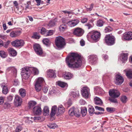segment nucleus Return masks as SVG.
Segmentation results:
<instances>
[{
    "label": "nucleus",
    "instance_id": "c03bdc74",
    "mask_svg": "<svg viewBox=\"0 0 132 132\" xmlns=\"http://www.w3.org/2000/svg\"><path fill=\"white\" fill-rule=\"evenodd\" d=\"M48 127L51 129H55L56 128L57 126L54 123H50L47 125Z\"/></svg>",
    "mask_w": 132,
    "mask_h": 132
},
{
    "label": "nucleus",
    "instance_id": "ddd939ff",
    "mask_svg": "<svg viewBox=\"0 0 132 132\" xmlns=\"http://www.w3.org/2000/svg\"><path fill=\"white\" fill-rule=\"evenodd\" d=\"M26 68L27 67L25 68L21 72V75L22 78L25 79H27L31 74V73L29 70H26Z\"/></svg>",
    "mask_w": 132,
    "mask_h": 132
},
{
    "label": "nucleus",
    "instance_id": "f704fd0d",
    "mask_svg": "<svg viewBox=\"0 0 132 132\" xmlns=\"http://www.w3.org/2000/svg\"><path fill=\"white\" fill-rule=\"evenodd\" d=\"M75 108L73 107L69 109V111L68 113L71 116H73L75 115Z\"/></svg>",
    "mask_w": 132,
    "mask_h": 132
},
{
    "label": "nucleus",
    "instance_id": "603ef678",
    "mask_svg": "<svg viewBox=\"0 0 132 132\" xmlns=\"http://www.w3.org/2000/svg\"><path fill=\"white\" fill-rule=\"evenodd\" d=\"M2 92L3 93L5 94H7L8 92V89L7 87H4L2 88Z\"/></svg>",
    "mask_w": 132,
    "mask_h": 132
},
{
    "label": "nucleus",
    "instance_id": "c9c22d12",
    "mask_svg": "<svg viewBox=\"0 0 132 132\" xmlns=\"http://www.w3.org/2000/svg\"><path fill=\"white\" fill-rule=\"evenodd\" d=\"M121 101L123 103H125L127 102L128 101L127 97L124 95L121 96L120 98Z\"/></svg>",
    "mask_w": 132,
    "mask_h": 132
},
{
    "label": "nucleus",
    "instance_id": "ea45409f",
    "mask_svg": "<svg viewBox=\"0 0 132 132\" xmlns=\"http://www.w3.org/2000/svg\"><path fill=\"white\" fill-rule=\"evenodd\" d=\"M106 110L107 112L112 113L116 110L114 108L107 107L106 108Z\"/></svg>",
    "mask_w": 132,
    "mask_h": 132
},
{
    "label": "nucleus",
    "instance_id": "bf43d9fd",
    "mask_svg": "<svg viewBox=\"0 0 132 132\" xmlns=\"http://www.w3.org/2000/svg\"><path fill=\"white\" fill-rule=\"evenodd\" d=\"M10 43V41L8 40L6 42L4 43L3 45L4 46L5 48L8 47V45Z\"/></svg>",
    "mask_w": 132,
    "mask_h": 132
},
{
    "label": "nucleus",
    "instance_id": "7ed1b4c3",
    "mask_svg": "<svg viewBox=\"0 0 132 132\" xmlns=\"http://www.w3.org/2000/svg\"><path fill=\"white\" fill-rule=\"evenodd\" d=\"M55 43L56 46L58 48H62L65 45V40L60 36L56 37Z\"/></svg>",
    "mask_w": 132,
    "mask_h": 132
},
{
    "label": "nucleus",
    "instance_id": "680f3d73",
    "mask_svg": "<svg viewBox=\"0 0 132 132\" xmlns=\"http://www.w3.org/2000/svg\"><path fill=\"white\" fill-rule=\"evenodd\" d=\"M4 106L5 108H8L10 107L11 105L9 103L6 102L4 104Z\"/></svg>",
    "mask_w": 132,
    "mask_h": 132
},
{
    "label": "nucleus",
    "instance_id": "6e6552de",
    "mask_svg": "<svg viewBox=\"0 0 132 132\" xmlns=\"http://www.w3.org/2000/svg\"><path fill=\"white\" fill-rule=\"evenodd\" d=\"M34 48L37 54L41 56L43 53V50L40 46L38 44H35L34 45Z\"/></svg>",
    "mask_w": 132,
    "mask_h": 132
},
{
    "label": "nucleus",
    "instance_id": "b1692460",
    "mask_svg": "<svg viewBox=\"0 0 132 132\" xmlns=\"http://www.w3.org/2000/svg\"><path fill=\"white\" fill-rule=\"evenodd\" d=\"M49 114V109L48 106H45L43 109V114L45 116L48 115Z\"/></svg>",
    "mask_w": 132,
    "mask_h": 132
},
{
    "label": "nucleus",
    "instance_id": "79ce46f5",
    "mask_svg": "<svg viewBox=\"0 0 132 132\" xmlns=\"http://www.w3.org/2000/svg\"><path fill=\"white\" fill-rule=\"evenodd\" d=\"M43 41L44 44L47 45H49L51 43V42L49 39L47 38L44 39Z\"/></svg>",
    "mask_w": 132,
    "mask_h": 132
},
{
    "label": "nucleus",
    "instance_id": "9d476101",
    "mask_svg": "<svg viewBox=\"0 0 132 132\" xmlns=\"http://www.w3.org/2000/svg\"><path fill=\"white\" fill-rule=\"evenodd\" d=\"M84 31L81 28H77L75 29L73 32V34L78 37L82 36L83 34Z\"/></svg>",
    "mask_w": 132,
    "mask_h": 132
},
{
    "label": "nucleus",
    "instance_id": "3c124183",
    "mask_svg": "<svg viewBox=\"0 0 132 132\" xmlns=\"http://www.w3.org/2000/svg\"><path fill=\"white\" fill-rule=\"evenodd\" d=\"M29 118L28 117H24L23 118V120H25V122L27 123H32V122L29 119Z\"/></svg>",
    "mask_w": 132,
    "mask_h": 132
},
{
    "label": "nucleus",
    "instance_id": "f03ea898",
    "mask_svg": "<svg viewBox=\"0 0 132 132\" xmlns=\"http://www.w3.org/2000/svg\"><path fill=\"white\" fill-rule=\"evenodd\" d=\"M44 82V79L42 77H39L36 80L35 88L37 92L39 91L42 88V84Z\"/></svg>",
    "mask_w": 132,
    "mask_h": 132
},
{
    "label": "nucleus",
    "instance_id": "473e14b6",
    "mask_svg": "<svg viewBox=\"0 0 132 132\" xmlns=\"http://www.w3.org/2000/svg\"><path fill=\"white\" fill-rule=\"evenodd\" d=\"M126 75L128 78L132 79V70H130L127 71L126 73Z\"/></svg>",
    "mask_w": 132,
    "mask_h": 132
},
{
    "label": "nucleus",
    "instance_id": "4c0bfd02",
    "mask_svg": "<svg viewBox=\"0 0 132 132\" xmlns=\"http://www.w3.org/2000/svg\"><path fill=\"white\" fill-rule=\"evenodd\" d=\"M23 129L21 125H19L16 127L15 129V132H20Z\"/></svg>",
    "mask_w": 132,
    "mask_h": 132
},
{
    "label": "nucleus",
    "instance_id": "09e8293b",
    "mask_svg": "<svg viewBox=\"0 0 132 132\" xmlns=\"http://www.w3.org/2000/svg\"><path fill=\"white\" fill-rule=\"evenodd\" d=\"M94 6V4L93 3H92L90 4L89 7L87 8L86 6H85V7L86 8V10L87 11H90L92 10Z\"/></svg>",
    "mask_w": 132,
    "mask_h": 132
},
{
    "label": "nucleus",
    "instance_id": "dca6fc26",
    "mask_svg": "<svg viewBox=\"0 0 132 132\" xmlns=\"http://www.w3.org/2000/svg\"><path fill=\"white\" fill-rule=\"evenodd\" d=\"M26 70H29L31 73L34 74L35 75H38L39 73V71L37 69L35 68H32L30 67L26 68Z\"/></svg>",
    "mask_w": 132,
    "mask_h": 132
},
{
    "label": "nucleus",
    "instance_id": "13d9d810",
    "mask_svg": "<svg viewBox=\"0 0 132 132\" xmlns=\"http://www.w3.org/2000/svg\"><path fill=\"white\" fill-rule=\"evenodd\" d=\"M109 100L112 103H118V101L116 99L113 98H110Z\"/></svg>",
    "mask_w": 132,
    "mask_h": 132
},
{
    "label": "nucleus",
    "instance_id": "f8f14e48",
    "mask_svg": "<svg viewBox=\"0 0 132 132\" xmlns=\"http://www.w3.org/2000/svg\"><path fill=\"white\" fill-rule=\"evenodd\" d=\"M22 103V99L19 96L16 95L14 101V104L17 106H20Z\"/></svg>",
    "mask_w": 132,
    "mask_h": 132
},
{
    "label": "nucleus",
    "instance_id": "2eb2a0df",
    "mask_svg": "<svg viewBox=\"0 0 132 132\" xmlns=\"http://www.w3.org/2000/svg\"><path fill=\"white\" fill-rule=\"evenodd\" d=\"M79 21L78 19H74L69 21L68 25L71 27H74L77 25L79 22Z\"/></svg>",
    "mask_w": 132,
    "mask_h": 132
},
{
    "label": "nucleus",
    "instance_id": "774afa93",
    "mask_svg": "<svg viewBox=\"0 0 132 132\" xmlns=\"http://www.w3.org/2000/svg\"><path fill=\"white\" fill-rule=\"evenodd\" d=\"M48 88L46 86L44 87L43 89V91L45 93H46L47 92L48 90Z\"/></svg>",
    "mask_w": 132,
    "mask_h": 132
},
{
    "label": "nucleus",
    "instance_id": "c756f323",
    "mask_svg": "<svg viewBox=\"0 0 132 132\" xmlns=\"http://www.w3.org/2000/svg\"><path fill=\"white\" fill-rule=\"evenodd\" d=\"M57 84L63 88L67 87L68 86V85L66 83L60 81L57 82Z\"/></svg>",
    "mask_w": 132,
    "mask_h": 132
},
{
    "label": "nucleus",
    "instance_id": "a878e982",
    "mask_svg": "<svg viewBox=\"0 0 132 132\" xmlns=\"http://www.w3.org/2000/svg\"><path fill=\"white\" fill-rule=\"evenodd\" d=\"M129 37H128V32L124 33L122 36V40H129Z\"/></svg>",
    "mask_w": 132,
    "mask_h": 132
},
{
    "label": "nucleus",
    "instance_id": "f3484780",
    "mask_svg": "<svg viewBox=\"0 0 132 132\" xmlns=\"http://www.w3.org/2000/svg\"><path fill=\"white\" fill-rule=\"evenodd\" d=\"M94 90L96 94L102 95L104 93V92L103 89L97 86L95 87Z\"/></svg>",
    "mask_w": 132,
    "mask_h": 132
},
{
    "label": "nucleus",
    "instance_id": "052dcab7",
    "mask_svg": "<svg viewBox=\"0 0 132 132\" xmlns=\"http://www.w3.org/2000/svg\"><path fill=\"white\" fill-rule=\"evenodd\" d=\"M46 29L44 28H42L41 29L40 33L42 34H44L47 32Z\"/></svg>",
    "mask_w": 132,
    "mask_h": 132
},
{
    "label": "nucleus",
    "instance_id": "49530a36",
    "mask_svg": "<svg viewBox=\"0 0 132 132\" xmlns=\"http://www.w3.org/2000/svg\"><path fill=\"white\" fill-rule=\"evenodd\" d=\"M46 34H45V36H48L52 35L53 34V31L52 30H50L46 32Z\"/></svg>",
    "mask_w": 132,
    "mask_h": 132
},
{
    "label": "nucleus",
    "instance_id": "a19ab883",
    "mask_svg": "<svg viewBox=\"0 0 132 132\" xmlns=\"http://www.w3.org/2000/svg\"><path fill=\"white\" fill-rule=\"evenodd\" d=\"M71 94L72 96L74 98L78 97L79 95V92L78 91L73 92Z\"/></svg>",
    "mask_w": 132,
    "mask_h": 132
},
{
    "label": "nucleus",
    "instance_id": "cd10ccee",
    "mask_svg": "<svg viewBox=\"0 0 132 132\" xmlns=\"http://www.w3.org/2000/svg\"><path fill=\"white\" fill-rule=\"evenodd\" d=\"M20 95L22 97H24L26 95V91L25 89L21 88L19 90Z\"/></svg>",
    "mask_w": 132,
    "mask_h": 132
},
{
    "label": "nucleus",
    "instance_id": "39448f33",
    "mask_svg": "<svg viewBox=\"0 0 132 132\" xmlns=\"http://www.w3.org/2000/svg\"><path fill=\"white\" fill-rule=\"evenodd\" d=\"M90 34L91 39L95 42L98 41L100 38L101 34L98 31L91 32Z\"/></svg>",
    "mask_w": 132,
    "mask_h": 132
},
{
    "label": "nucleus",
    "instance_id": "864d4df0",
    "mask_svg": "<svg viewBox=\"0 0 132 132\" xmlns=\"http://www.w3.org/2000/svg\"><path fill=\"white\" fill-rule=\"evenodd\" d=\"M62 22L63 23H67L68 25L69 19L67 18H64L62 19Z\"/></svg>",
    "mask_w": 132,
    "mask_h": 132
},
{
    "label": "nucleus",
    "instance_id": "de8ad7c7",
    "mask_svg": "<svg viewBox=\"0 0 132 132\" xmlns=\"http://www.w3.org/2000/svg\"><path fill=\"white\" fill-rule=\"evenodd\" d=\"M85 28L88 29H89L92 28L93 27V26L91 25V24L89 23H88L86 24H85Z\"/></svg>",
    "mask_w": 132,
    "mask_h": 132
},
{
    "label": "nucleus",
    "instance_id": "6ab92c4d",
    "mask_svg": "<svg viewBox=\"0 0 132 132\" xmlns=\"http://www.w3.org/2000/svg\"><path fill=\"white\" fill-rule=\"evenodd\" d=\"M21 33V32L20 30L12 31L10 32V36L11 37L15 38L19 36Z\"/></svg>",
    "mask_w": 132,
    "mask_h": 132
},
{
    "label": "nucleus",
    "instance_id": "5701e85b",
    "mask_svg": "<svg viewBox=\"0 0 132 132\" xmlns=\"http://www.w3.org/2000/svg\"><path fill=\"white\" fill-rule=\"evenodd\" d=\"M73 75L70 72H67L63 75L64 78L66 79H69L72 78Z\"/></svg>",
    "mask_w": 132,
    "mask_h": 132
},
{
    "label": "nucleus",
    "instance_id": "bb28decb",
    "mask_svg": "<svg viewBox=\"0 0 132 132\" xmlns=\"http://www.w3.org/2000/svg\"><path fill=\"white\" fill-rule=\"evenodd\" d=\"M95 103L96 105H101L102 104L103 102L102 100L99 98L96 97L94 98Z\"/></svg>",
    "mask_w": 132,
    "mask_h": 132
},
{
    "label": "nucleus",
    "instance_id": "393cba45",
    "mask_svg": "<svg viewBox=\"0 0 132 132\" xmlns=\"http://www.w3.org/2000/svg\"><path fill=\"white\" fill-rule=\"evenodd\" d=\"M65 111V109L62 105H60L58 107V112L59 114L63 113Z\"/></svg>",
    "mask_w": 132,
    "mask_h": 132
},
{
    "label": "nucleus",
    "instance_id": "20e7f679",
    "mask_svg": "<svg viewBox=\"0 0 132 132\" xmlns=\"http://www.w3.org/2000/svg\"><path fill=\"white\" fill-rule=\"evenodd\" d=\"M105 40V43L108 45H112L115 43V39L114 37L109 35L106 36Z\"/></svg>",
    "mask_w": 132,
    "mask_h": 132
},
{
    "label": "nucleus",
    "instance_id": "69168bd1",
    "mask_svg": "<svg viewBox=\"0 0 132 132\" xmlns=\"http://www.w3.org/2000/svg\"><path fill=\"white\" fill-rule=\"evenodd\" d=\"M4 98L3 97H0V104H2L3 103L4 101Z\"/></svg>",
    "mask_w": 132,
    "mask_h": 132
},
{
    "label": "nucleus",
    "instance_id": "338daca9",
    "mask_svg": "<svg viewBox=\"0 0 132 132\" xmlns=\"http://www.w3.org/2000/svg\"><path fill=\"white\" fill-rule=\"evenodd\" d=\"M128 34L129 40L132 39V32L131 31L128 32Z\"/></svg>",
    "mask_w": 132,
    "mask_h": 132
},
{
    "label": "nucleus",
    "instance_id": "72a5a7b5",
    "mask_svg": "<svg viewBox=\"0 0 132 132\" xmlns=\"http://www.w3.org/2000/svg\"><path fill=\"white\" fill-rule=\"evenodd\" d=\"M87 109L86 107L82 108L81 109V113L82 116H85L86 114L87 113Z\"/></svg>",
    "mask_w": 132,
    "mask_h": 132
},
{
    "label": "nucleus",
    "instance_id": "412c9836",
    "mask_svg": "<svg viewBox=\"0 0 132 132\" xmlns=\"http://www.w3.org/2000/svg\"><path fill=\"white\" fill-rule=\"evenodd\" d=\"M8 51L11 55L12 56H15L16 55V51L12 48H9L7 49Z\"/></svg>",
    "mask_w": 132,
    "mask_h": 132
},
{
    "label": "nucleus",
    "instance_id": "e2e57ef3",
    "mask_svg": "<svg viewBox=\"0 0 132 132\" xmlns=\"http://www.w3.org/2000/svg\"><path fill=\"white\" fill-rule=\"evenodd\" d=\"M13 96L11 95H9L7 96V101L8 102H11V101L13 99Z\"/></svg>",
    "mask_w": 132,
    "mask_h": 132
},
{
    "label": "nucleus",
    "instance_id": "7c9ffc66",
    "mask_svg": "<svg viewBox=\"0 0 132 132\" xmlns=\"http://www.w3.org/2000/svg\"><path fill=\"white\" fill-rule=\"evenodd\" d=\"M88 111L89 114L90 116L92 115L94 113V109L92 106H89V107Z\"/></svg>",
    "mask_w": 132,
    "mask_h": 132
},
{
    "label": "nucleus",
    "instance_id": "a211bd4d",
    "mask_svg": "<svg viewBox=\"0 0 132 132\" xmlns=\"http://www.w3.org/2000/svg\"><path fill=\"white\" fill-rule=\"evenodd\" d=\"M34 113L36 114L40 115L42 112V109L40 107L37 106L35 107L33 109Z\"/></svg>",
    "mask_w": 132,
    "mask_h": 132
},
{
    "label": "nucleus",
    "instance_id": "6e6d98bb",
    "mask_svg": "<svg viewBox=\"0 0 132 132\" xmlns=\"http://www.w3.org/2000/svg\"><path fill=\"white\" fill-rule=\"evenodd\" d=\"M55 25V22L54 21H51L48 25V26L50 27L54 26Z\"/></svg>",
    "mask_w": 132,
    "mask_h": 132
},
{
    "label": "nucleus",
    "instance_id": "37998d69",
    "mask_svg": "<svg viewBox=\"0 0 132 132\" xmlns=\"http://www.w3.org/2000/svg\"><path fill=\"white\" fill-rule=\"evenodd\" d=\"M40 37V36L37 32L34 33L32 36V37L34 39H39Z\"/></svg>",
    "mask_w": 132,
    "mask_h": 132
},
{
    "label": "nucleus",
    "instance_id": "9b49d317",
    "mask_svg": "<svg viewBox=\"0 0 132 132\" xmlns=\"http://www.w3.org/2000/svg\"><path fill=\"white\" fill-rule=\"evenodd\" d=\"M109 94L110 96L114 98L118 97L120 95V93L118 91L114 89L110 90Z\"/></svg>",
    "mask_w": 132,
    "mask_h": 132
},
{
    "label": "nucleus",
    "instance_id": "5fc2aeb1",
    "mask_svg": "<svg viewBox=\"0 0 132 132\" xmlns=\"http://www.w3.org/2000/svg\"><path fill=\"white\" fill-rule=\"evenodd\" d=\"M112 30V29L109 27H106L105 29V31L106 32H110Z\"/></svg>",
    "mask_w": 132,
    "mask_h": 132
},
{
    "label": "nucleus",
    "instance_id": "4be33fe9",
    "mask_svg": "<svg viewBox=\"0 0 132 132\" xmlns=\"http://www.w3.org/2000/svg\"><path fill=\"white\" fill-rule=\"evenodd\" d=\"M57 110V107L56 106L54 105L52 107L50 114L51 117H53L55 115Z\"/></svg>",
    "mask_w": 132,
    "mask_h": 132
},
{
    "label": "nucleus",
    "instance_id": "c85d7f7f",
    "mask_svg": "<svg viewBox=\"0 0 132 132\" xmlns=\"http://www.w3.org/2000/svg\"><path fill=\"white\" fill-rule=\"evenodd\" d=\"M8 54L7 52L4 51H0V56L3 58H5L7 57Z\"/></svg>",
    "mask_w": 132,
    "mask_h": 132
},
{
    "label": "nucleus",
    "instance_id": "a18cd8bd",
    "mask_svg": "<svg viewBox=\"0 0 132 132\" xmlns=\"http://www.w3.org/2000/svg\"><path fill=\"white\" fill-rule=\"evenodd\" d=\"M75 115L77 117H79L80 116L79 111L78 108H75Z\"/></svg>",
    "mask_w": 132,
    "mask_h": 132
},
{
    "label": "nucleus",
    "instance_id": "e433bc0d",
    "mask_svg": "<svg viewBox=\"0 0 132 132\" xmlns=\"http://www.w3.org/2000/svg\"><path fill=\"white\" fill-rule=\"evenodd\" d=\"M67 26L65 24H62L59 27L60 30L61 32H63L67 29Z\"/></svg>",
    "mask_w": 132,
    "mask_h": 132
},
{
    "label": "nucleus",
    "instance_id": "423d86ee",
    "mask_svg": "<svg viewBox=\"0 0 132 132\" xmlns=\"http://www.w3.org/2000/svg\"><path fill=\"white\" fill-rule=\"evenodd\" d=\"M24 44L22 40H16L11 43L12 46L16 47H20L23 46Z\"/></svg>",
    "mask_w": 132,
    "mask_h": 132
},
{
    "label": "nucleus",
    "instance_id": "58836bf2",
    "mask_svg": "<svg viewBox=\"0 0 132 132\" xmlns=\"http://www.w3.org/2000/svg\"><path fill=\"white\" fill-rule=\"evenodd\" d=\"M89 59L90 61H95L97 60V56L96 55H91L88 56Z\"/></svg>",
    "mask_w": 132,
    "mask_h": 132
},
{
    "label": "nucleus",
    "instance_id": "8fccbe9b",
    "mask_svg": "<svg viewBox=\"0 0 132 132\" xmlns=\"http://www.w3.org/2000/svg\"><path fill=\"white\" fill-rule=\"evenodd\" d=\"M36 102L34 101H31L29 103V105L30 108L36 105Z\"/></svg>",
    "mask_w": 132,
    "mask_h": 132
},
{
    "label": "nucleus",
    "instance_id": "4468645a",
    "mask_svg": "<svg viewBox=\"0 0 132 132\" xmlns=\"http://www.w3.org/2000/svg\"><path fill=\"white\" fill-rule=\"evenodd\" d=\"M55 71L53 70L49 69L47 72V76L48 77L55 78L56 77Z\"/></svg>",
    "mask_w": 132,
    "mask_h": 132
},
{
    "label": "nucleus",
    "instance_id": "4d7b16f0",
    "mask_svg": "<svg viewBox=\"0 0 132 132\" xmlns=\"http://www.w3.org/2000/svg\"><path fill=\"white\" fill-rule=\"evenodd\" d=\"M95 108L96 110H98L100 111H104V109L102 108L96 106H95Z\"/></svg>",
    "mask_w": 132,
    "mask_h": 132
},
{
    "label": "nucleus",
    "instance_id": "1a4fd4ad",
    "mask_svg": "<svg viewBox=\"0 0 132 132\" xmlns=\"http://www.w3.org/2000/svg\"><path fill=\"white\" fill-rule=\"evenodd\" d=\"M124 79L122 76L118 75L115 76L114 82L117 85H121Z\"/></svg>",
    "mask_w": 132,
    "mask_h": 132
},
{
    "label": "nucleus",
    "instance_id": "0e129e2a",
    "mask_svg": "<svg viewBox=\"0 0 132 132\" xmlns=\"http://www.w3.org/2000/svg\"><path fill=\"white\" fill-rule=\"evenodd\" d=\"M88 21V19L87 18H83L81 20V22L82 23L86 22Z\"/></svg>",
    "mask_w": 132,
    "mask_h": 132
},
{
    "label": "nucleus",
    "instance_id": "f257e3e1",
    "mask_svg": "<svg viewBox=\"0 0 132 132\" xmlns=\"http://www.w3.org/2000/svg\"><path fill=\"white\" fill-rule=\"evenodd\" d=\"M65 60L68 65L70 68H79L82 65L80 56L77 53H69Z\"/></svg>",
    "mask_w": 132,
    "mask_h": 132
},
{
    "label": "nucleus",
    "instance_id": "aec40b11",
    "mask_svg": "<svg viewBox=\"0 0 132 132\" xmlns=\"http://www.w3.org/2000/svg\"><path fill=\"white\" fill-rule=\"evenodd\" d=\"M128 55L127 53H123L121 54L120 59L122 63H123L127 60Z\"/></svg>",
    "mask_w": 132,
    "mask_h": 132
},
{
    "label": "nucleus",
    "instance_id": "2f4dec72",
    "mask_svg": "<svg viewBox=\"0 0 132 132\" xmlns=\"http://www.w3.org/2000/svg\"><path fill=\"white\" fill-rule=\"evenodd\" d=\"M105 22L102 20L100 19L97 21L96 25L98 27H101L103 26Z\"/></svg>",
    "mask_w": 132,
    "mask_h": 132
},
{
    "label": "nucleus",
    "instance_id": "0eeeda50",
    "mask_svg": "<svg viewBox=\"0 0 132 132\" xmlns=\"http://www.w3.org/2000/svg\"><path fill=\"white\" fill-rule=\"evenodd\" d=\"M81 94L82 96L85 98H88L90 95L89 89L87 87H83L81 88Z\"/></svg>",
    "mask_w": 132,
    "mask_h": 132
}]
</instances>
